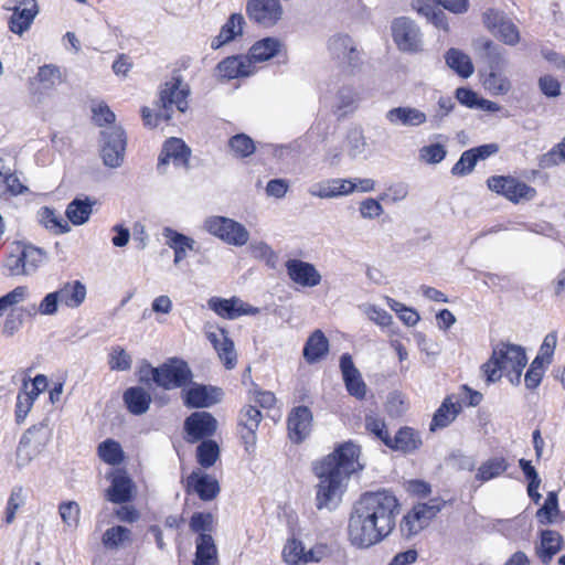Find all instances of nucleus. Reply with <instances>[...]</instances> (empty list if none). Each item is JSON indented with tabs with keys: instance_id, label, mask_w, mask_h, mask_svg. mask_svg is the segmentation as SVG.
<instances>
[{
	"instance_id": "obj_59",
	"label": "nucleus",
	"mask_w": 565,
	"mask_h": 565,
	"mask_svg": "<svg viewBox=\"0 0 565 565\" xmlns=\"http://www.w3.org/2000/svg\"><path fill=\"white\" fill-rule=\"evenodd\" d=\"M214 518L209 512H195L189 522L190 529L195 533H209L213 529Z\"/></svg>"
},
{
	"instance_id": "obj_23",
	"label": "nucleus",
	"mask_w": 565,
	"mask_h": 565,
	"mask_svg": "<svg viewBox=\"0 0 565 565\" xmlns=\"http://www.w3.org/2000/svg\"><path fill=\"white\" fill-rule=\"evenodd\" d=\"M289 278L302 287H316L321 282V275L316 267L300 259H289L286 263Z\"/></svg>"
},
{
	"instance_id": "obj_34",
	"label": "nucleus",
	"mask_w": 565,
	"mask_h": 565,
	"mask_svg": "<svg viewBox=\"0 0 565 565\" xmlns=\"http://www.w3.org/2000/svg\"><path fill=\"white\" fill-rule=\"evenodd\" d=\"M563 548V537L554 530H544L541 532L540 545L536 547L539 558L548 564L553 556Z\"/></svg>"
},
{
	"instance_id": "obj_24",
	"label": "nucleus",
	"mask_w": 565,
	"mask_h": 565,
	"mask_svg": "<svg viewBox=\"0 0 565 565\" xmlns=\"http://www.w3.org/2000/svg\"><path fill=\"white\" fill-rule=\"evenodd\" d=\"M262 420V413L253 405H246L239 413V434L246 450L256 445V431Z\"/></svg>"
},
{
	"instance_id": "obj_18",
	"label": "nucleus",
	"mask_w": 565,
	"mask_h": 565,
	"mask_svg": "<svg viewBox=\"0 0 565 565\" xmlns=\"http://www.w3.org/2000/svg\"><path fill=\"white\" fill-rule=\"evenodd\" d=\"M331 56L343 65H354L360 60L356 43L348 34H335L328 41Z\"/></svg>"
},
{
	"instance_id": "obj_56",
	"label": "nucleus",
	"mask_w": 565,
	"mask_h": 565,
	"mask_svg": "<svg viewBox=\"0 0 565 565\" xmlns=\"http://www.w3.org/2000/svg\"><path fill=\"white\" fill-rule=\"evenodd\" d=\"M284 561L289 565H297L299 562L308 561V555L300 541L290 540L282 550Z\"/></svg>"
},
{
	"instance_id": "obj_33",
	"label": "nucleus",
	"mask_w": 565,
	"mask_h": 565,
	"mask_svg": "<svg viewBox=\"0 0 565 565\" xmlns=\"http://www.w3.org/2000/svg\"><path fill=\"white\" fill-rule=\"evenodd\" d=\"M162 235L166 238V244L173 249L175 265L180 264L185 257L188 250H193L195 241L186 235H183L171 227H163Z\"/></svg>"
},
{
	"instance_id": "obj_14",
	"label": "nucleus",
	"mask_w": 565,
	"mask_h": 565,
	"mask_svg": "<svg viewBox=\"0 0 565 565\" xmlns=\"http://www.w3.org/2000/svg\"><path fill=\"white\" fill-rule=\"evenodd\" d=\"M392 34L399 50L409 53H416L420 50L419 28L413 20L405 17L394 20L392 23Z\"/></svg>"
},
{
	"instance_id": "obj_45",
	"label": "nucleus",
	"mask_w": 565,
	"mask_h": 565,
	"mask_svg": "<svg viewBox=\"0 0 565 565\" xmlns=\"http://www.w3.org/2000/svg\"><path fill=\"white\" fill-rule=\"evenodd\" d=\"M131 542V532L125 526H113L103 535V544L108 548L125 546Z\"/></svg>"
},
{
	"instance_id": "obj_11",
	"label": "nucleus",
	"mask_w": 565,
	"mask_h": 565,
	"mask_svg": "<svg viewBox=\"0 0 565 565\" xmlns=\"http://www.w3.org/2000/svg\"><path fill=\"white\" fill-rule=\"evenodd\" d=\"M51 439V430L46 423L42 422L29 428L22 436L17 457L19 463L24 466L38 457Z\"/></svg>"
},
{
	"instance_id": "obj_64",
	"label": "nucleus",
	"mask_w": 565,
	"mask_h": 565,
	"mask_svg": "<svg viewBox=\"0 0 565 565\" xmlns=\"http://www.w3.org/2000/svg\"><path fill=\"white\" fill-rule=\"evenodd\" d=\"M473 153L475 151H472L471 149L465 151L459 158V160L454 164L451 173L454 175H466L470 173L473 170L476 163L478 162Z\"/></svg>"
},
{
	"instance_id": "obj_5",
	"label": "nucleus",
	"mask_w": 565,
	"mask_h": 565,
	"mask_svg": "<svg viewBox=\"0 0 565 565\" xmlns=\"http://www.w3.org/2000/svg\"><path fill=\"white\" fill-rule=\"evenodd\" d=\"M190 86L182 76L173 73L170 79L164 82L159 93L158 107L163 120H170L174 108L184 113L189 107Z\"/></svg>"
},
{
	"instance_id": "obj_31",
	"label": "nucleus",
	"mask_w": 565,
	"mask_h": 565,
	"mask_svg": "<svg viewBox=\"0 0 565 565\" xmlns=\"http://www.w3.org/2000/svg\"><path fill=\"white\" fill-rule=\"evenodd\" d=\"M61 306L70 309L78 308L86 299V286L79 280H70L63 282L57 290H55Z\"/></svg>"
},
{
	"instance_id": "obj_29",
	"label": "nucleus",
	"mask_w": 565,
	"mask_h": 565,
	"mask_svg": "<svg viewBox=\"0 0 565 565\" xmlns=\"http://www.w3.org/2000/svg\"><path fill=\"white\" fill-rule=\"evenodd\" d=\"M285 50V45L278 38H264L255 42L246 54L252 65L266 62L278 56Z\"/></svg>"
},
{
	"instance_id": "obj_21",
	"label": "nucleus",
	"mask_w": 565,
	"mask_h": 565,
	"mask_svg": "<svg viewBox=\"0 0 565 565\" xmlns=\"http://www.w3.org/2000/svg\"><path fill=\"white\" fill-rule=\"evenodd\" d=\"M17 4L12 8L13 13L9 21V29L15 34H23L28 31L38 14V4L35 0H15Z\"/></svg>"
},
{
	"instance_id": "obj_40",
	"label": "nucleus",
	"mask_w": 565,
	"mask_h": 565,
	"mask_svg": "<svg viewBox=\"0 0 565 565\" xmlns=\"http://www.w3.org/2000/svg\"><path fill=\"white\" fill-rule=\"evenodd\" d=\"M446 64L459 76L468 78L473 74V65L470 57L462 51L450 49L446 53Z\"/></svg>"
},
{
	"instance_id": "obj_62",
	"label": "nucleus",
	"mask_w": 565,
	"mask_h": 565,
	"mask_svg": "<svg viewBox=\"0 0 565 565\" xmlns=\"http://www.w3.org/2000/svg\"><path fill=\"white\" fill-rule=\"evenodd\" d=\"M249 249L254 257L266 262V264L270 265L271 267L275 266L277 255L267 243L263 241L252 242L249 245Z\"/></svg>"
},
{
	"instance_id": "obj_20",
	"label": "nucleus",
	"mask_w": 565,
	"mask_h": 565,
	"mask_svg": "<svg viewBox=\"0 0 565 565\" xmlns=\"http://www.w3.org/2000/svg\"><path fill=\"white\" fill-rule=\"evenodd\" d=\"M385 119L396 127L417 128L427 122L426 113L412 106H398L391 108L385 114Z\"/></svg>"
},
{
	"instance_id": "obj_63",
	"label": "nucleus",
	"mask_w": 565,
	"mask_h": 565,
	"mask_svg": "<svg viewBox=\"0 0 565 565\" xmlns=\"http://www.w3.org/2000/svg\"><path fill=\"white\" fill-rule=\"evenodd\" d=\"M365 427L385 445H392V438L388 435L385 423L381 418H377L373 415H367L365 418Z\"/></svg>"
},
{
	"instance_id": "obj_30",
	"label": "nucleus",
	"mask_w": 565,
	"mask_h": 565,
	"mask_svg": "<svg viewBox=\"0 0 565 565\" xmlns=\"http://www.w3.org/2000/svg\"><path fill=\"white\" fill-rule=\"evenodd\" d=\"M188 487L191 488L203 501L214 499L220 492L217 480L200 470L193 471L188 477Z\"/></svg>"
},
{
	"instance_id": "obj_2",
	"label": "nucleus",
	"mask_w": 565,
	"mask_h": 565,
	"mask_svg": "<svg viewBox=\"0 0 565 565\" xmlns=\"http://www.w3.org/2000/svg\"><path fill=\"white\" fill-rule=\"evenodd\" d=\"M359 456L360 447L348 441L315 466L319 479L316 487V505L319 510H331L340 503L350 476L362 469Z\"/></svg>"
},
{
	"instance_id": "obj_51",
	"label": "nucleus",
	"mask_w": 565,
	"mask_h": 565,
	"mask_svg": "<svg viewBox=\"0 0 565 565\" xmlns=\"http://www.w3.org/2000/svg\"><path fill=\"white\" fill-rule=\"evenodd\" d=\"M26 317H29L28 306L11 309L6 316L2 332L13 335L23 326Z\"/></svg>"
},
{
	"instance_id": "obj_39",
	"label": "nucleus",
	"mask_w": 565,
	"mask_h": 565,
	"mask_svg": "<svg viewBox=\"0 0 565 565\" xmlns=\"http://www.w3.org/2000/svg\"><path fill=\"white\" fill-rule=\"evenodd\" d=\"M462 406L460 402H452L451 398H446L439 408L436 411L430 429L447 427L460 413Z\"/></svg>"
},
{
	"instance_id": "obj_27",
	"label": "nucleus",
	"mask_w": 565,
	"mask_h": 565,
	"mask_svg": "<svg viewBox=\"0 0 565 565\" xmlns=\"http://www.w3.org/2000/svg\"><path fill=\"white\" fill-rule=\"evenodd\" d=\"M111 486L106 492L107 499L113 503H126L132 499L135 484L122 470H115L110 475Z\"/></svg>"
},
{
	"instance_id": "obj_49",
	"label": "nucleus",
	"mask_w": 565,
	"mask_h": 565,
	"mask_svg": "<svg viewBox=\"0 0 565 565\" xmlns=\"http://www.w3.org/2000/svg\"><path fill=\"white\" fill-rule=\"evenodd\" d=\"M228 146L236 158H246L255 152L254 140L245 134L233 136L228 141Z\"/></svg>"
},
{
	"instance_id": "obj_55",
	"label": "nucleus",
	"mask_w": 565,
	"mask_h": 565,
	"mask_svg": "<svg viewBox=\"0 0 565 565\" xmlns=\"http://www.w3.org/2000/svg\"><path fill=\"white\" fill-rule=\"evenodd\" d=\"M446 154V148L440 143L424 146L418 151L419 160L426 164H437L445 159Z\"/></svg>"
},
{
	"instance_id": "obj_37",
	"label": "nucleus",
	"mask_w": 565,
	"mask_h": 565,
	"mask_svg": "<svg viewBox=\"0 0 565 565\" xmlns=\"http://www.w3.org/2000/svg\"><path fill=\"white\" fill-rule=\"evenodd\" d=\"M95 203L94 200L87 196L84 199H74L68 203L65 215L72 224L83 225L89 220Z\"/></svg>"
},
{
	"instance_id": "obj_48",
	"label": "nucleus",
	"mask_w": 565,
	"mask_h": 565,
	"mask_svg": "<svg viewBox=\"0 0 565 565\" xmlns=\"http://www.w3.org/2000/svg\"><path fill=\"white\" fill-rule=\"evenodd\" d=\"M441 510V504L437 500H430L426 503H418L412 510V518H416L419 523L426 527L433 518Z\"/></svg>"
},
{
	"instance_id": "obj_53",
	"label": "nucleus",
	"mask_w": 565,
	"mask_h": 565,
	"mask_svg": "<svg viewBox=\"0 0 565 565\" xmlns=\"http://www.w3.org/2000/svg\"><path fill=\"white\" fill-rule=\"evenodd\" d=\"M493 35L510 46H515L521 39L518 26L509 18L501 23L500 28L493 33Z\"/></svg>"
},
{
	"instance_id": "obj_46",
	"label": "nucleus",
	"mask_w": 565,
	"mask_h": 565,
	"mask_svg": "<svg viewBox=\"0 0 565 565\" xmlns=\"http://www.w3.org/2000/svg\"><path fill=\"white\" fill-rule=\"evenodd\" d=\"M60 301L55 291L49 292L44 298L36 305H30L29 318H34L36 315L41 316H54L58 311Z\"/></svg>"
},
{
	"instance_id": "obj_43",
	"label": "nucleus",
	"mask_w": 565,
	"mask_h": 565,
	"mask_svg": "<svg viewBox=\"0 0 565 565\" xmlns=\"http://www.w3.org/2000/svg\"><path fill=\"white\" fill-rule=\"evenodd\" d=\"M507 469L508 463L504 458L493 457L479 467L476 478L480 481H489L502 475Z\"/></svg>"
},
{
	"instance_id": "obj_22",
	"label": "nucleus",
	"mask_w": 565,
	"mask_h": 565,
	"mask_svg": "<svg viewBox=\"0 0 565 565\" xmlns=\"http://www.w3.org/2000/svg\"><path fill=\"white\" fill-rule=\"evenodd\" d=\"M223 392L214 386L193 384L184 391V404L189 407H210L222 399Z\"/></svg>"
},
{
	"instance_id": "obj_17",
	"label": "nucleus",
	"mask_w": 565,
	"mask_h": 565,
	"mask_svg": "<svg viewBox=\"0 0 565 565\" xmlns=\"http://www.w3.org/2000/svg\"><path fill=\"white\" fill-rule=\"evenodd\" d=\"M209 307L216 315L226 319H235L241 316H256L259 313V309L257 307H253L236 297L231 299L211 298L209 300Z\"/></svg>"
},
{
	"instance_id": "obj_25",
	"label": "nucleus",
	"mask_w": 565,
	"mask_h": 565,
	"mask_svg": "<svg viewBox=\"0 0 565 565\" xmlns=\"http://www.w3.org/2000/svg\"><path fill=\"white\" fill-rule=\"evenodd\" d=\"M340 369L348 392L358 399L364 398L366 394V385L362 380L359 370L355 367L351 355L345 353L341 356Z\"/></svg>"
},
{
	"instance_id": "obj_12",
	"label": "nucleus",
	"mask_w": 565,
	"mask_h": 565,
	"mask_svg": "<svg viewBox=\"0 0 565 565\" xmlns=\"http://www.w3.org/2000/svg\"><path fill=\"white\" fill-rule=\"evenodd\" d=\"M246 14L257 25L273 28L282 19L284 8L280 0H248Z\"/></svg>"
},
{
	"instance_id": "obj_58",
	"label": "nucleus",
	"mask_w": 565,
	"mask_h": 565,
	"mask_svg": "<svg viewBox=\"0 0 565 565\" xmlns=\"http://www.w3.org/2000/svg\"><path fill=\"white\" fill-rule=\"evenodd\" d=\"M335 180L328 179L316 182L310 185L308 192L310 195L319 199H334L337 198Z\"/></svg>"
},
{
	"instance_id": "obj_32",
	"label": "nucleus",
	"mask_w": 565,
	"mask_h": 565,
	"mask_svg": "<svg viewBox=\"0 0 565 565\" xmlns=\"http://www.w3.org/2000/svg\"><path fill=\"white\" fill-rule=\"evenodd\" d=\"M245 19L241 13H233L221 28L220 33L211 41V47L218 50L223 45L243 34Z\"/></svg>"
},
{
	"instance_id": "obj_35",
	"label": "nucleus",
	"mask_w": 565,
	"mask_h": 565,
	"mask_svg": "<svg viewBox=\"0 0 565 565\" xmlns=\"http://www.w3.org/2000/svg\"><path fill=\"white\" fill-rule=\"evenodd\" d=\"M329 352V341L321 330H316L307 340L303 348V358L310 363H317Z\"/></svg>"
},
{
	"instance_id": "obj_50",
	"label": "nucleus",
	"mask_w": 565,
	"mask_h": 565,
	"mask_svg": "<svg viewBox=\"0 0 565 565\" xmlns=\"http://www.w3.org/2000/svg\"><path fill=\"white\" fill-rule=\"evenodd\" d=\"M220 449L214 440H204L196 448V457L199 463L203 468L212 467L217 460Z\"/></svg>"
},
{
	"instance_id": "obj_13",
	"label": "nucleus",
	"mask_w": 565,
	"mask_h": 565,
	"mask_svg": "<svg viewBox=\"0 0 565 565\" xmlns=\"http://www.w3.org/2000/svg\"><path fill=\"white\" fill-rule=\"evenodd\" d=\"M488 188L505 196L513 203L521 200H531L535 196V189L512 177L494 175L488 179Z\"/></svg>"
},
{
	"instance_id": "obj_60",
	"label": "nucleus",
	"mask_w": 565,
	"mask_h": 565,
	"mask_svg": "<svg viewBox=\"0 0 565 565\" xmlns=\"http://www.w3.org/2000/svg\"><path fill=\"white\" fill-rule=\"evenodd\" d=\"M558 511L557 495L550 492L545 499L543 507L537 511V519L541 523H552Z\"/></svg>"
},
{
	"instance_id": "obj_3",
	"label": "nucleus",
	"mask_w": 565,
	"mask_h": 565,
	"mask_svg": "<svg viewBox=\"0 0 565 565\" xmlns=\"http://www.w3.org/2000/svg\"><path fill=\"white\" fill-rule=\"evenodd\" d=\"M526 363L522 347L502 342L493 348L490 359L482 365V372L489 383L499 381L504 374L511 384L519 385Z\"/></svg>"
},
{
	"instance_id": "obj_6",
	"label": "nucleus",
	"mask_w": 565,
	"mask_h": 565,
	"mask_svg": "<svg viewBox=\"0 0 565 565\" xmlns=\"http://www.w3.org/2000/svg\"><path fill=\"white\" fill-rule=\"evenodd\" d=\"M481 45L490 67L489 74L483 79V86L492 95H504L511 89V82L503 73L508 61L491 40H482Z\"/></svg>"
},
{
	"instance_id": "obj_26",
	"label": "nucleus",
	"mask_w": 565,
	"mask_h": 565,
	"mask_svg": "<svg viewBox=\"0 0 565 565\" xmlns=\"http://www.w3.org/2000/svg\"><path fill=\"white\" fill-rule=\"evenodd\" d=\"M216 419L206 412H196L190 415L184 423V429L196 441L203 437L211 436L216 430Z\"/></svg>"
},
{
	"instance_id": "obj_10",
	"label": "nucleus",
	"mask_w": 565,
	"mask_h": 565,
	"mask_svg": "<svg viewBox=\"0 0 565 565\" xmlns=\"http://www.w3.org/2000/svg\"><path fill=\"white\" fill-rule=\"evenodd\" d=\"M100 157L103 163L111 169L119 168L125 158L127 139L121 127L113 126L100 134Z\"/></svg>"
},
{
	"instance_id": "obj_57",
	"label": "nucleus",
	"mask_w": 565,
	"mask_h": 565,
	"mask_svg": "<svg viewBox=\"0 0 565 565\" xmlns=\"http://www.w3.org/2000/svg\"><path fill=\"white\" fill-rule=\"evenodd\" d=\"M131 356L119 345L113 347L108 356V364L111 370L127 371L131 367Z\"/></svg>"
},
{
	"instance_id": "obj_42",
	"label": "nucleus",
	"mask_w": 565,
	"mask_h": 565,
	"mask_svg": "<svg viewBox=\"0 0 565 565\" xmlns=\"http://www.w3.org/2000/svg\"><path fill=\"white\" fill-rule=\"evenodd\" d=\"M39 220L45 228L56 234L67 233L71 230L67 221L54 210L46 206L40 210Z\"/></svg>"
},
{
	"instance_id": "obj_52",
	"label": "nucleus",
	"mask_w": 565,
	"mask_h": 565,
	"mask_svg": "<svg viewBox=\"0 0 565 565\" xmlns=\"http://www.w3.org/2000/svg\"><path fill=\"white\" fill-rule=\"evenodd\" d=\"M366 146L365 138L360 129L354 128L348 132L345 149L351 158H358L364 154Z\"/></svg>"
},
{
	"instance_id": "obj_8",
	"label": "nucleus",
	"mask_w": 565,
	"mask_h": 565,
	"mask_svg": "<svg viewBox=\"0 0 565 565\" xmlns=\"http://www.w3.org/2000/svg\"><path fill=\"white\" fill-rule=\"evenodd\" d=\"M153 382L166 390L183 387L191 382L192 371L181 359H170L151 370Z\"/></svg>"
},
{
	"instance_id": "obj_38",
	"label": "nucleus",
	"mask_w": 565,
	"mask_h": 565,
	"mask_svg": "<svg viewBox=\"0 0 565 565\" xmlns=\"http://www.w3.org/2000/svg\"><path fill=\"white\" fill-rule=\"evenodd\" d=\"M194 565H213L216 561L217 550L210 533L199 534L196 541Z\"/></svg>"
},
{
	"instance_id": "obj_9",
	"label": "nucleus",
	"mask_w": 565,
	"mask_h": 565,
	"mask_svg": "<svg viewBox=\"0 0 565 565\" xmlns=\"http://www.w3.org/2000/svg\"><path fill=\"white\" fill-rule=\"evenodd\" d=\"M63 82L61 68L55 64L39 67L30 81V95L33 104L40 106L53 96L56 87Z\"/></svg>"
},
{
	"instance_id": "obj_61",
	"label": "nucleus",
	"mask_w": 565,
	"mask_h": 565,
	"mask_svg": "<svg viewBox=\"0 0 565 565\" xmlns=\"http://www.w3.org/2000/svg\"><path fill=\"white\" fill-rule=\"evenodd\" d=\"M25 495L21 487H15L8 499L6 509V521L12 523L15 518L17 510L24 504Z\"/></svg>"
},
{
	"instance_id": "obj_41",
	"label": "nucleus",
	"mask_w": 565,
	"mask_h": 565,
	"mask_svg": "<svg viewBox=\"0 0 565 565\" xmlns=\"http://www.w3.org/2000/svg\"><path fill=\"white\" fill-rule=\"evenodd\" d=\"M419 445L420 439L415 431L412 428L404 427L396 433L395 437L392 439V445L387 446L395 450L411 452L417 449Z\"/></svg>"
},
{
	"instance_id": "obj_47",
	"label": "nucleus",
	"mask_w": 565,
	"mask_h": 565,
	"mask_svg": "<svg viewBox=\"0 0 565 565\" xmlns=\"http://www.w3.org/2000/svg\"><path fill=\"white\" fill-rule=\"evenodd\" d=\"M98 456L104 462L115 466L122 461L124 451L119 443L106 439L98 446Z\"/></svg>"
},
{
	"instance_id": "obj_28",
	"label": "nucleus",
	"mask_w": 565,
	"mask_h": 565,
	"mask_svg": "<svg viewBox=\"0 0 565 565\" xmlns=\"http://www.w3.org/2000/svg\"><path fill=\"white\" fill-rule=\"evenodd\" d=\"M312 414L306 406H298L291 411L288 417L289 437L295 443H300L308 437L311 430Z\"/></svg>"
},
{
	"instance_id": "obj_7",
	"label": "nucleus",
	"mask_w": 565,
	"mask_h": 565,
	"mask_svg": "<svg viewBox=\"0 0 565 565\" xmlns=\"http://www.w3.org/2000/svg\"><path fill=\"white\" fill-rule=\"evenodd\" d=\"M203 228L228 245L242 247L249 241V232L239 222L225 216H210Z\"/></svg>"
},
{
	"instance_id": "obj_44",
	"label": "nucleus",
	"mask_w": 565,
	"mask_h": 565,
	"mask_svg": "<svg viewBox=\"0 0 565 565\" xmlns=\"http://www.w3.org/2000/svg\"><path fill=\"white\" fill-rule=\"evenodd\" d=\"M358 97L355 90L350 86L340 88L337 93L334 100V109L339 117H342L351 111L356 106Z\"/></svg>"
},
{
	"instance_id": "obj_54",
	"label": "nucleus",
	"mask_w": 565,
	"mask_h": 565,
	"mask_svg": "<svg viewBox=\"0 0 565 565\" xmlns=\"http://www.w3.org/2000/svg\"><path fill=\"white\" fill-rule=\"evenodd\" d=\"M386 303L387 306L397 313L398 318L408 327L415 326L419 321V315L418 312L413 309L408 308L405 305L398 302L397 300L386 297Z\"/></svg>"
},
{
	"instance_id": "obj_16",
	"label": "nucleus",
	"mask_w": 565,
	"mask_h": 565,
	"mask_svg": "<svg viewBox=\"0 0 565 565\" xmlns=\"http://www.w3.org/2000/svg\"><path fill=\"white\" fill-rule=\"evenodd\" d=\"M190 156L191 149L185 145V142L180 138L172 137L163 143L162 151L159 157L158 169L161 172H166V166L170 162L175 167L186 169L189 167Z\"/></svg>"
},
{
	"instance_id": "obj_15",
	"label": "nucleus",
	"mask_w": 565,
	"mask_h": 565,
	"mask_svg": "<svg viewBox=\"0 0 565 565\" xmlns=\"http://www.w3.org/2000/svg\"><path fill=\"white\" fill-rule=\"evenodd\" d=\"M205 335L217 352L224 366L227 370L234 369L237 362V355L234 342L230 339L227 331L223 328L209 326L205 329Z\"/></svg>"
},
{
	"instance_id": "obj_36",
	"label": "nucleus",
	"mask_w": 565,
	"mask_h": 565,
	"mask_svg": "<svg viewBox=\"0 0 565 565\" xmlns=\"http://www.w3.org/2000/svg\"><path fill=\"white\" fill-rule=\"evenodd\" d=\"M124 402L131 414L141 415L149 409L151 396L145 388L135 386L124 393Z\"/></svg>"
},
{
	"instance_id": "obj_1",
	"label": "nucleus",
	"mask_w": 565,
	"mask_h": 565,
	"mask_svg": "<svg viewBox=\"0 0 565 565\" xmlns=\"http://www.w3.org/2000/svg\"><path fill=\"white\" fill-rule=\"evenodd\" d=\"M398 514L399 503L392 492H365L352 505L347 527L349 542L356 548L381 543L394 531Z\"/></svg>"
},
{
	"instance_id": "obj_4",
	"label": "nucleus",
	"mask_w": 565,
	"mask_h": 565,
	"mask_svg": "<svg viewBox=\"0 0 565 565\" xmlns=\"http://www.w3.org/2000/svg\"><path fill=\"white\" fill-rule=\"evenodd\" d=\"M45 260V254L41 248L13 242L8 249L6 268L12 276L32 275Z\"/></svg>"
},
{
	"instance_id": "obj_19",
	"label": "nucleus",
	"mask_w": 565,
	"mask_h": 565,
	"mask_svg": "<svg viewBox=\"0 0 565 565\" xmlns=\"http://www.w3.org/2000/svg\"><path fill=\"white\" fill-rule=\"evenodd\" d=\"M216 72L222 79L228 81L250 76L257 72V66L252 65L246 55H233L222 60Z\"/></svg>"
}]
</instances>
